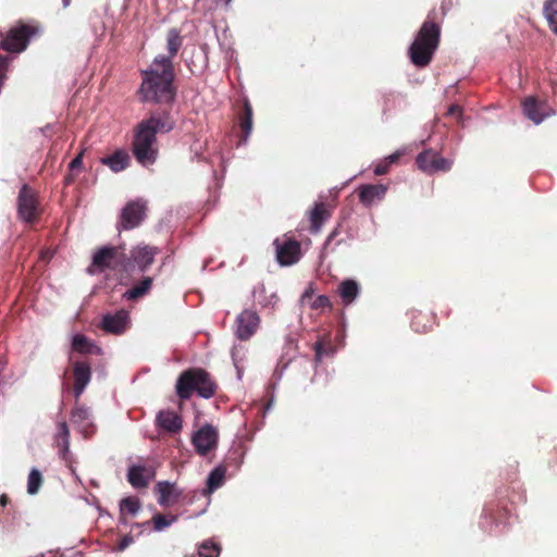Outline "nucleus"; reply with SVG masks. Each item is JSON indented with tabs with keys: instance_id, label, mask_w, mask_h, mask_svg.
I'll return each instance as SVG.
<instances>
[{
	"instance_id": "54",
	"label": "nucleus",
	"mask_w": 557,
	"mask_h": 557,
	"mask_svg": "<svg viewBox=\"0 0 557 557\" xmlns=\"http://www.w3.org/2000/svg\"><path fill=\"white\" fill-rule=\"evenodd\" d=\"M8 362L4 359H0V375L4 372L7 369Z\"/></svg>"
},
{
	"instance_id": "7",
	"label": "nucleus",
	"mask_w": 557,
	"mask_h": 557,
	"mask_svg": "<svg viewBox=\"0 0 557 557\" xmlns=\"http://www.w3.org/2000/svg\"><path fill=\"white\" fill-rule=\"evenodd\" d=\"M275 248V259L281 267H290L302 258L301 245L298 240L285 234L282 238L277 237L273 242Z\"/></svg>"
},
{
	"instance_id": "53",
	"label": "nucleus",
	"mask_w": 557,
	"mask_h": 557,
	"mask_svg": "<svg viewBox=\"0 0 557 557\" xmlns=\"http://www.w3.org/2000/svg\"><path fill=\"white\" fill-rule=\"evenodd\" d=\"M57 555H60V557L63 556V554H61L59 550H57V552H49L48 554H42V555H40V557H57Z\"/></svg>"
},
{
	"instance_id": "52",
	"label": "nucleus",
	"mask_w": 557,
	"mask_h": 557,
	"mask_svg": "<svg viewBox=\"0 0 557 557\" xmlns=\"http://www.w3.org/2000/svg\"><path fill=\"white\" fill-rule=\"evenodd\" d=\"M149 527H150V521H145L143 523H134L132 528L140 529V532H143V530H146Z\"/></svg>"
},
{
	"instance_id": "49",
	"label": "nucleus",
	"mask_w": 557,
	"mask_h": 557,
	"mask_svg": "<svg viewBox=\"0 0 557 557\" xmlns=\"http://www.w3.org/2000/svg\"><path fill=\"white\" fill-rule=\"evenodd\" d=\"M447 114L449 115H455V114H458V120H461L462 119V109L460 106L454 103L451 104L449 108H448V111H447Z\"/></svg>"
},
{
	"instance_id": "27",
	"label": "nucleus",
	"mask_w": 557,
	"mask_h": 557,
	"mask_svg": "<svg viewBox=\"0 0 557 557\" xmlns=\"http://www.w3.org/2000/svg\"><path fill=\"white\" fill-rule=\"evenodd\" d=\"M383 115L400 111L406 107V98L400 92L388 91L382 96Z\"/></svg>"
},
{
	"instance_id": "29",
	"label": "nucleus",
	"mask_w": 557,
	"mask_h": 557,
	"mask_svg": "<svg viewBox=\"0 0 557 557\" xmlns=\"http://www.w3.org/2000/svg\"><path fill=\"white\" fill-rule=\"evenodd\" d=\"M288 364H289L288 362L278 361L276 368L273 371L272 379H271V381L269 383V388L271 389V396H270L269 401L264 406V411L265 412L270 411L272 409L273 405H274V399H275L274 394H275V391H276L281 380L283 379L284 373H285V371L288 368Z\"/></svg>"
},
{
	"instance_id": "18",
	"label": "nucleus",
	"mask_w": 557,
	"mask_h": 557,
	"mask_svg": "<svg viewBox=\"0 0 557 557\" xmlns=\"http://www.w3.org/2000/svg\"><path fill=\"white\" fill-rule=\"evenodd\" d=\"M523 113L535 125H539L546 117L555 114V111L545 102H539L534 97H528L523 101Z\"/></svg>"
},
{
	"instance_id": "21",
	"label": "nucleus",
	"mask_w": 557,
	"mask_h": 557,
	"mask_svg": "<svg viewBox=\"0 0 557 557\" xmlns=\"http://www.w3.org/2000/svg\"><path fill=\"white\" fill-rule=\"evenodd\" d=\"M337 293L344 306L352 305L361 293L360 284L354 278H345L337 286Z\"/></svg>"
},
{
	"instance_id": "25",
	"label": "nucleus",
	"mask_w": 557,
	"mask_h": 557,
	"mask_svg": "<svg viewBox=\"0 0 557 557\" xmlns=\"http://www.w3.org/2000/svg\"><path fill=\"white\" fill-rule=\"evenodd\" d=\"M251 295L261 308L274 309L278 302V296L276 292H271L268 294L263 283H259L253 286Z\"/></svg>"
},
{
	"instance_id": "20",
	"label": "nucleus",
	"mask_w": 557,
	"mask_h": 557,
	"mask_svg": "<svg viewBox=\"0 0 557 557\" xmlns=\"http://www.w3.org/2000/svg\"><path fill=\"white\" fill-rule=\"evenodd\" d=\"M158 429L168 433L176 434L183 428V420L180 414L171 410H160L156 417Z\"/></svg>"
},
{
	"instance_id": "19",
	"label": "nucleus",
	"mask_w": 557,
	"mask_h": 557,
	"mask_svg": "<svg viewBox=\"0 0 557 557\" xmlns=\"http://www.w3.org/2000/svg\"><path fill=\"white\" fill-rule=\"evenodd\" d=\"M73 394L74 397L78 399L91 380V368L89 363L86 361H75L73 363Z\"/></svg>"
},
{
	"instance_id": "28",
	"label": "nucleus",
	"mask_w": 557,
	"mask_h": 557,
	"mask_svg": "<svg viewBox=\"0 0 557 557\" xmlns=\"http://www.w3.org/2000/svg\"><path fill=\"white\" fill-rule=\"evenodd\" d=\"M226 467L222 463L214 467L208 474L207 487L203 490V495H210L225 482Z\"/></svg>"
},
{
	"instance_id": "11",
	"label": "nucleus",
	"mask_w": 557,
	"mask_h": 557,
	"mask_svg": "<svg viewBox=\"0 0 557 557\" xmlns=\"http://www.w3.org/2000/svg\"><path fill=\"white\" fill-rule=\"evenodd\" d=\"M38 213V201L35 191L24 184L17 196V216L25 223H33Z\"/></svg>"
},
{
	"instance_id": "26",
	"label": "nucleus",
	"mask_w": 557,
	"mask_h": 557,
	"mask_svg": "<svg viewBox=\"0 0 557 557\" xmlns=\"http://www.w3.org/2000/svg\"><path fill=\"white\" fill-rule=\"evenodd\" d=\"M151 479L149 470L141 465H132L127 471V480L135 488L146 487Z\"/></svg>"
},
{
	"instance_id": "34",
	"label": "nucleus",
	"mask_w": 557,
	"mask_h": 557,
	"mask_svg": "<svg viewBox=\"0 0 557 557\" xmlns=\"http://www.w3.org/2000/svg\"><path fill=\"white\" fill-rule=\"evenodd\" d=\"M543 13L550 30L557 35V0L545 1Z\"/></svg>"
},
{
	"instance_id": "14",
	"label": "nucleus",
	"mask_w": 557,
	"mask_h": 557,
	"mask_svg": "<svg viewBox=\"0 0 557 557\" xmlns=\"http://www.w3.org/2000/svg\"><path fill=\"white\" fill-rule=\"evenodd\" d=\"M146 202L137 199L128 202L121 212L120 223L123 230H133L137 227L145 219Z\"/></svg>"
},
{
	"instance_id": "42",
	"label": "nucleus",
	"mask_w": 557,
	"mask_h": 557,
	"mask_svg": "<svg viewBox=\"0 0 557 557\" xmlns=\"http://www.w3.org/2000/svg\"><path fill=\"white\" fill-rule=\"evenodd\" d=\"M310 308L314 310L331 308L330 298L326 295H319L311 301Z\"/></svg>"
},
{
	"instance_id": "10",
	"label": "nucleus",
	"mask_w": 557,
	"mask_h": 557,
	"mask_svg": "<svg viewBox=\"0 0 557 557\" xmlns=\"http://www.w3.org/2000/svg\"><path fill=\"white\" fill-rule=\"evenodd\" d=\"M418 168L428 174L437 172H448L454 161L442 157L438 152L431 149L420 152L416 158Z\"/></svg>"
},
{
	"instance_id": "40",
	"label": "nucleus",
	"mask_w": 557,
	"mask_h": 557,
	"mask_svg": "<svg viewBox=\"0 0 557 557\" xmlns=\"http://www.w3.org/2000/svg\"><path fill=\"white\" fill-rule=\"evenodd\" d=\"M42 484V475L41 472L33 468L28 474L27 480V493L30 495H35L39 492V488Z\"/></svg>"
},
{
	"instance_id": "39",
	"label": "nucleus",
	"mask_w": 557,
	"mask_h": 557,
	"mask_svg": "<svg viewBox=\"0 0 557 557\" xmlns=\"http://www.w3.org/2000/svg\"><path fill=\"white\" fill-rule=\"evenodd\" d=\"M177 519H178L177 516H174V515L165 516V515L157 513L152 518L153 531L154 532H163L169 527H171L173 523H175L177 521Z\"/></svg>"
},
{
	"instance_id": "12",
	"label": "nucleus",
	"mask_w": 557,
	"mask_h": 557,
	"mask_svg": "<svg viewBox=\"0 0 557 557\" xmlns=\"http://www.w3.org/2000/svg\"><path fill=\"white\" fill-rule=\"evenodd\" d=\"M32 35L33 29L27 25L12 28L7 37L0 34V48L9 52L20 53L26 49Z\"/></svg>"
},
{
	"instance_id": "24",
	"label": "nucleus",
	"mask_w": 557,
	"mask_h": 557,
	"mask_svg": "<svg viewBox=\"0 0 557 557\" xmlns=\"http://www.w3.org/2000/svg\"><path fill=\"white\" fill-rule=\"evenodd\" d=\"M252 116L253 111L251 103L247 97L243 99V117L240 119V128L243 131V137L238 141V146H245L248 143L250 134L252 132Z\"/></svg>"
},
{
	"instance_id": "1",
	"label": "nucleus",
	"mask_w": 557,
	"mask_h": 557,
	"mask_svg": "<svg viewBox=\"0 0 557 557\" xmlns=\"http://www.w3.org/2000/svg\"><path fill=\"white\" fill-rule=\"evenodd\" d=\"M143 81L138 90L143 102L170 104L174 101V66L170 57L158 54L148 69L140 71Z\"/></svg>"
},
{
	"instance_id": "50",
	"label": "nucleus",
	"mask_w": 557,
	"mask_h": 557,
	"mask_svg": "<svg viewBox=\"0 0 557 557\" xmlns=\"http://www.w3.org/2000/svg\"><path fill=\"white\" fill-rule=\"evenodd\" d=\"M187 65H188L189 70L191 71V73H196L197 71L201 72L202 69L207 65L206 54L203 55V64L201 66L197 67L195 64H189V63H187Z\"/></svg>"
},
{
	"instance_id": "43",
	"label": "nucleus",
	"mask_w": 557,
	"mask_h": 557,
	"mask_svg": "<svg viewBox=\"0 0 557 557\" xmlns=\"http://www.w3.org/2000/svg\"><path fill=\"white\" fill-rule=\"evenodd\" d=\"M70 438V429L65 421H61L58 423V433L55 435V441Z\"/></svg>"
},
{
	"instance_id": "59",
	"label": "nucleus",
	"mask_w": 557,
	"mask_h": 557,
	"mask_svg": "<svg viewBox=\"0 0 557 557\" xmlns=\"http://www.w3.org/2000/svg\"><path fill=\"white\" fill-rule=\"evenodd\" d=\"M98 510H99V515L100 516H103L104 513L107 515L108 512L106 510H103L102 508L98 507Z\"/></svg>"
},
{
	"instance_id": "33",
	"label": "nucleus",
	"mask_w": 557,
	"mask_h": 557,
	"mask_svg": "<svg viewBox=\"0 0 557 557\" xmlns=\"http://www.w3.org/2000/svg\"><path fill=\"white\" fill-rule=\"evenodd\" d=\"M326 219V211L324 209V205L322 202H318L314 205L313 209L310 212V231L311 233H318L322 224Z\"/></svg>"
},
{
	"instance_id": "45",
	"label": "nucleus",
	"mask_w": 557,
	"mask_h": 557,
	"mask_svg": "<svg viewBox=\"0 0 557 557\" xmlns=\"http://www.w3.org/2000/svg\"><path fill=\"white\" fill-rule=\"evenodd\" d=\"M403 150H396L395 152L391 153L389 156L385 157L383 160L385 163L391 168L392 164L397 163L400 157L403 156Z\"/></svg>"
},
{
	"instance_id": "16",
	"label": "nucleus",
	"mask_w": 557,
	"mask_h": 557,
	"mask_svg": "<svg viewBox=\"0 0 557 557\" xmlns=\"http://www.w3.org/2000/svg\"><path fill=\"white\" fill-rule=\"evenodd\" d=\"M129 313L125 309L103 314L100 322V326L104 332L115 335L123 334L129 327Z\"/></svg>"
},
{
	"instance_id": "23",
	"label": "nucleus",
	"mask_w": 557,
	"mask_h": 557,
	"mask_svg": "<svg viewBox=\"0 0 557 557\" xmlns=\"http://www.w3.org/2000/svg\"><path fill=\"white\" fill-rule=\"evenodd\" d=\"M71 347L78 354L101 355L102 349L82 333H75L71 338Z\"/></svg>"
},
{
	"instance_id": "37",
	"label": "nucleus",
	"mask_w": 557,
	"mask_h": 557,
	"mask_svg": "<svg viewBox=\"0 0 557 557\" xmlns=\"http://www.w3.org/2000/svg\"><path fill=\"white\" fill-rule=\"evenodd\" d=\"M140 510V502L136 496L124 497L120 502V515L129 513L135 517Z\"/></svg>"
},
{
	"instance_id": "46",
	"label": "nucleus",
	"mask_w": 557,
	"mask_h": 557,
	"mask_svg": "<svg viewBox=\"0 0 557 557\" xmlns=\"http://www.w3.org/2000/svg\"><path fill=\"white\" fill-rule=\"evenodd\" d=\"M314 284L313 283H310L307 288L305 289V292L302 293L301 297H300V301L302 305H305L307 302V300L311 299L313 294H314Z\"/></svg>"
},
{
	"instance_id": "4",
	"label": "nucleus",
	"mask_w": 557,
	"mask_h": 557,
	"mask_svg": "<svg viewBox=\"0 0 557 557\" xmlns=\"http://www.w3.org/2000/svg\"><path fill=\"white\" fill-rule=\"evenodd\" d=\"M440 39L441 26L428 17L408 48V55L411 63L417 67L429 65L438 48Z\"/></svg>"
},
{
	"instance_id": "58",
	"label": "nucleus",
	"mask_w": 557,
	"mask_h": 557,
	"mask_svg": "<svg viewBox=\"0 0 557 557\" xmlns=\"http://www.w3.org/2000/svg\"><path fill=\"white\" fill-rule=\"evenodd\" d=\"M71 0H62L63 7L66 8L70 5Z\"/></svg>"
},
{
	"instance_id": "15",
	"label": "nucleus",
	"mask_w": 557,
	"mask_h": 557,
	"mask_svg": "<svg viewBox=\"0 0 557 557\" xmlns=\"http://www.w3.org/2000/svg\"><path fill=\"white\" fill-rule=\"evenodd\" d=\"M71 422L83 437L88 438L96 432L91 410L85 406H75L71 413Z\"/></svg>"
},
{
	"instance_id": "44",
	"label": "nucleus",
	"mask_w": 557,
	"mask_h": 557,
	"mask_svg": "<svg viewBox=\"0 0 557 557\" xmlns=\"http://www.w3.org/2000/svg\"><path fill=\"white\" fill-rule=\"evenodd\" d=\"M389 170V166L385 163V161L383 159H381L374 166L373 169V173L376 175V176H381V175H384L388 172Z\"/></svg>"
},
{
	"instance_id": "38",
	"label": "nucleus",
	"mask_w": 557,
	"mask_h": 557,
	"mask_svg": "<svg viewBox=\"0 0 557 557\" xmlns=\"http://www.w3.org/2000/svg\"><path fill=\"white\" fill-rule=\"evenodd\" d=\"M221 554V546L212 540H205L198 545L199 557H219Z\"/></svg>"
},
{
	"instance_id": "62",
	"label": "nucleus",
	"mask_w": 557,
	"mask_h": 557,
	"mask_svg": "<svg viewBox=\"0 0 557 557\" xmlns=\"http://www.w3.org/2000/svg\"><path fill=\"white\" fill-rule=\"evenodd\" d=\"M226 4H230L232 0H224Z\"/></svg>"
},
{
	"instance_id": "35",
	"label": "nucleus",
	"mask_w": 557,
	"mask_h": 557,
	"mask_svg": "<svg viewBox=\"0 0 557 557\" xmlns=\"http://www.w3.org/2000/svg\"><path fill=\"white\" fill-rule=\"evenodd\" d=\"M410 325L416 333L426 332L431 325L429 324L430 319L422 314L420 311L412 310L410 313Z\"/></svg>"
},
{
	"instance_id": "17",
	"label": "nucleus",
	"mask_w": 557,
	"mask_h": 557,
	"mask_svg": "<svg viewBox=\"0 0 557 557\" xmlns=\"http://www.w3.org/2000/svg\"><path fill=\"white\" fill-rule=\"evenodd\" d=\"M357 193L362 206L370 208L385 198L387 186L384 184H362L358 186Z\"/></svg>"
},
{
	"instance_id": "13",
	"label": "nucleus",
	"mask_w": 557,
	"mask_h": 557,
	"mask_svg": "<svg viewBox=\"0 0 557 557\" xmlns=\"http://www.w3.org/2000/svg\"><path fill=\"white\" fill-rule=\"evenodd\" d=\"M261 323L260 315L256 310L246 308L235 320V335L240 341L250 339L258 331Z\"/></svg>"
},
{
	"instance_id": "3",
	"label": "nucleus",
	"mask_w": 557,
	"mask_h": 557,
	"mask_svg": "<svg viewBox=\"0 0 557 557\" xmlns=\"http://www.w3.org/2000/svg\"><path fill=\"white\" fill-rule=\"evenodd\" d=\"M174 126L175 122L168 111L152 113L148 119L138 123L134 134L132 151L140 165L147 168L157 161V135L159 133L168 134Z\"/></svg>"
},
{
	"instance_id": "2",
	"label": "nucleus",
	"mask_w": 557,
	"mask_h": 557,
	"mask_svg": "<svg viewBox=\"0 0 557 557\" xmlns=\"http://www.w3.org/2000/svg\"><path fill=\"white\" fill-rule=\"evenodd\" d=\"M524 502L525 493L519 482L497 488L494 498L483 507L480 529L492 535L500 534L513 520L515 505Z\"/></svg>"
},
{
	"instance_id": "55",
	"label": "nucleus",
	"mask_w": 557,
	"mask_h": 557,
	"mask_svg": "<svg viewBox=\"0 0 557 557\" xmlns=\"http://www.w3.org/2000/svg\"><path fill=\"white\" fill-rule=\"evenodd\" d=\"M7 503H8V498H7V496H5V495H2V496L0 497V505H1L2 507H4V506L7 505Z\"/></svg>"
},
{
	"instance_id": "57",
	"label": "nucleus",
	"mask_w": 557,
	"mask_h": 557,
	"mask_svg": "<svg viewBox=\"0 0 557 557\" xmlns=\"http://www.w3.org/2000/svg\"><path fill=\"white\" fill-rule=\"evenodd\" d=\"M243 460H244V453L239 456V459H238V467L243 463Z\"/></svg>"
},
{
	"instance_id": "36",
	"label": "nucleus",
	"mask_w": 557,
	"mask_h": 557,
	"mask_svg": "<svg viewBox=\"0 0 557 557\" xmlns=\"http://www.w3.org/2000/svg\"><path fill=\"white\" fill-rule=\"evenodd\" d=\"M182 46V37L180 35V32L176 28H171L168 33L166 37V48L169 51V54L166 57L171 58V61L173 62L174 55L177 53Z\"/></svg>"
},
{
	"instance_id": "22",
	"label": "nucleus",
	"mask_w": 557,
	"mask_h": 557,
	"mask_svg": "<svg viewBox=\"0 0 557 557\" xmlns=\"http://www.w3.org/2000/svg\"><path fill=\"white\" fill-rule=\"evenodd\" d=\"M156 491L159 494L158 503L162 507H168L174 504L182 495V491L176 488L175 484L170 481L158 482Z\"/></svg>"
},
{
	"instance_id": "41",
	"label": "nucleus",
	"mask_w": 557,
	"mask_h": 557,
	"mask_svg": "<svg viewBox=\"0 0 557 557\" xmlns=\"http://www.w3.org/2000/svg\"><path fill=\"white\" fill-rule=\"evenodd\" d=\"M57 446L59 447V455L64 461H70L71 451H70V438L57 441Z\"/></svg>"
},
{
	"instance_id": "5",
	"label": "nucleus",
	"mask_w": 557,
	"mask_h": 557,
	"mask_svg": "<svg viewBox=\"0 0 557 557\" xmlns=\"http://www.w3.org/2000/svg\"><path fill=\"white\" fill-rule=\"evenodd\" d=\"M216 391V384L210 374L200 368L184 371L177 379L176 393L181 399H189L193 393L203 399L211 398Z\"/></svg>"
},
{
	"instance_id": "47",
	"label": "nucleus",
	"mask_w": 557,
	"mask_h": 557,
	"mask_svg": "<svg viewBox=\"0 0 557 557\" xmlns=\"http://www.w3.org/2000/svg\"><path fill=\"white\" fill-rule=\"evenodd\" d=\"M134 542V539L132 535L129 534H126L125 536L122 537V540L120 541L119 543V546H117V550L119 552H123L124 549H126L132 543Z\"/></svg>"
},
{
	"instance_id": "61",
	"label": "nucleus",
	"mask_w": 557,
	"mask_h": 557,
	"mask_svg": "<svg viewBox=\"0 0 557 557\" xmlns=\"http://www.w3.org/2000/svg\"><path fill=\"white\" fill-rule=\"evenodd\" d=\"M233 360H234V366L238 369V366H237V362H236V359H235V355L233 354Z\"/></svg>"
},
{
	"instance_id": "56",
	"label": "nucleus",
	"mask_w": 557,
	"mask_h": 557,
	"mask_svg": "<svg viewBox=\"0 0 557 557\" xmlns=\"http://www.w3.org/2000/svg\"><path fill=\"white\" fill-rule=\"evenodd\" d=\"M120 523L123 524V525H127V521L125 519L124 516L121 515L120 519H119Z\"/></svg>"
},
{
	"instance_id": "32",
	"label": "nucleus",
	"mask_w": 557,
	"mask_h": 557,
	"mask_svg": "<svg viewBox=\"0 0 557 557\" xmlns=\"http://www.w3.org/2000/svg\"><path fill=\"white\" fill-rule=\"evenodd\" d=\"M313 349L315 367L322 361L323 358H333L337 352V348L332 343H324L322 341H317L313 344Z\"/></svg>"
},
{
	"instance_id": "9",
	"label": "nucleus",
	"mask_w": 557,
	"mask_h": 557,
	"mask_svg": "<svg viewBox=\"0 0 557 557\" xmlns=\"http://www.w3.org/2000/svg\"><path fill=\"white\" fill-rule=\"evenodd\" d=\"M218 430L209 423L199 428L191 436V444L196 453L201 457H206L211 450H214L218 447Z\"/></svg>"
},
{
	"instance_id": "31",
	"label": "nucleus",
	"mask_w": 557,
	"mask_h": 557,
	"mask_svg": "<svg viewBox=\"0 0 557 557\" xmlns=\"http://www.w3.org/2000/svg\"><path fill=\"white\" fill-rule=\"evenodd\" d=\"M153 280L150 276H145L138 284L125 290L122 295L124 300H136L145 295L152 287Z\"/></svg>"
},
{
	"instance_id": "60",
	"label": "nucleus",
	"mask_w": 557,
	"mask_h": 557,
	"mask_svg": "<svg viewBox=\"0 0 557 557\" xmlns=\"http://www.w3.org/2000/svg\"><path fill=\"white\" fill-rule=\"evenodd\" d=\"M72 557H82V553L81 552H74L72 554Z\"/></svg>"
},
{
	"instance_id": "48",
	"label": "nucleus",
	"mask_w": 557,
	"mask_h": 557,
	"mask_svg": "<svg viewBox=\"0 0 557 557\" xmlns=\"http://www.w3.org/2000/svg\"><path fill=\"white\" fill-rule=\"evenodd\" d=\"M82 165H83V154L79 153L70 162L69 169L71 171H74V170L81 169Z\"/></svg>"
},
{
	"instance_id": "30",
	"label": "nucleus",
	"mask_w": 557,
	"mask_h": 557,
	"mask_svg": "<svg viewBox=\"0 0 557 557\" xmlns=\"http://www.w3.org/2000/svg\"><path fill=\"white\" fill-rule=\"evenodd\" d=\"M128 161L129 157L124 150H116L111 156L101 159V162L108 165L114 173L125 170L128 165Z\"/></svg>"
},
{
	"instance_id": "8",
	"label": "nucleus",
	"mask_w": 557,
	"mask_h": 557,
	"mask_svg": "<svg viewBox=\"0 0 557 557\" xmlns=\"http://www.w3.org/2000/svg\"><path fill=\"white\" fill-rule=\"evenodd\" d=\"M123 249L113 246H102L92 255L91 265L100 271L108 269L123 272Z\"/></svg>"
},
{
	"instance_id": "6",
	"label": "nucleus",
	"mask_w": 557,
	"mask_h": 557,
	"mask_svg": "<svg viewBox=\"0 0 557 557\" xmlns=\"http://www.w3.org/2000/svg\"><path fill=\"white\" fill-rule=\"evenodd\" d=\"M157 253V247L147 245L134 247L129 255L124 252L123 272L132 273L136 270L140 273L145 272L153 263Z\"/></svg>"
},
{
	"instance_id": "51",
	"label": "nucleus",
	"mask_w": 557,
	"mask_h": 557,
	"mask_svg": "<svg viewBox=\"0 0 557 557\" xmlns=\"http://www.w3.org/2000/svg\"><path fill=\"white\" fill-rule=\"evenodd\" d=\"M337 234H338V231H337V228H335V230H334V231H333V232L327 236V238H326V240H325V243H324V248H327V247L331 245L332 240L337 236Z\"/></svg>"
}]
</instances>
